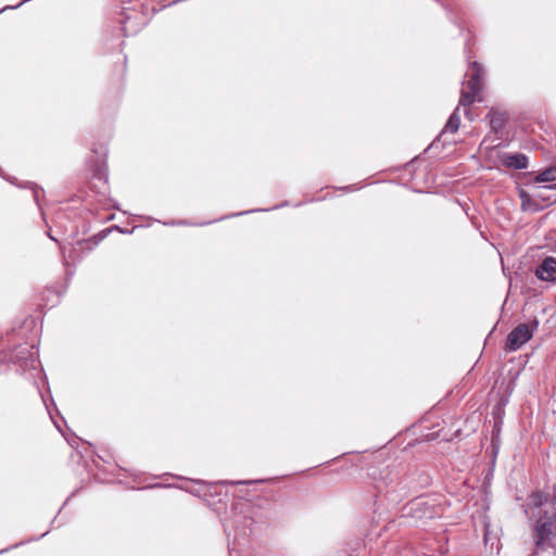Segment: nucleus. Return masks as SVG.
I'll return each instance as SVG.
<instances>
[{
    "label": "nucleus",
    "instance_id": "nucleus-2",
    "mask_svg": "<svg viewBox=\"0 0 556 556\" xmlns=\"http://www.w3.org/2000/svg\"><path fill=\"white\" fill-rule=\"evenodd\" d=\"M547 496L541 491L532 492L523 504L525 513L532 525L534 545L540 551L548 547V542L556 532V497L553 507L547 508Z\"/></svg>",
    "mask_w": 556,
    "mask_h": 556
},
{
    "label": "nucleus",
    "instance_id": "nucleus-6",
    "mask_svg": "<svg viewBox=\"0 0 556 556\" xmlns=\"http://www.w3.org/2000/svg\"><path fill=\"white\" fill-rule=\"evenodd\" d=\"M146 23V17L136 9H122L119 24L122 25L124 36L128 37L137 34Z\"/></svg>",
    "mask_w": 556,
    "mask_h": 556
},
{
    "label": "nucleus",
    "instance_id": "nucleus-4",
    "mask_svg": "<svg viewBox=\"0 0 556 556\" xmlns=\"http://www.w3.org/2000/svg\"><path fill=\"white\" fill-rule=\"evenodd\" d=\"M388 473L383 480L376 484L379 494H386L387 497L393 502H400L403 497L407 496L409 490L413 489L408 477H389Z\"/></svg>",
    "mask_w": 556,
    "mask_h": 556
},
{
    "label": "nucleus",
    "instance_id": "nucleus-15",
    "mask_svg": "<svg viewBox=\"0 0 556 556\" xmlns=\"http://www.w3.org/2000/svg\"><path fill=\"white\" fill-rule=\"evenodd\" d=\"M479 92L480 91H473L468 88H467V90H462L458 105H462V106L471 105L475 102L476 96Z\"/></svg>",
    "mask_w": 556,
    "mask_h": 556
},
{
    "label": "nucleus",
    "instance_id": "nucleus-3",
    "mask_svg": "<svg viewBox=\"0 0 556 556\" xmlns=\"http://www.w3.org/2000/svg\"><path fill=\"white\" fill-rule=\"evenodd\" d=\"M253 519L245 515H235L233 520H227L224 522V529L228 540L230 539L231 532L233 533L232 544L228 543L229 555L237 547L243 546L244 541L252 534Z\"/></svg>",
    "mask_w": 556,
    "mask_h": 556
},
{
    "label": "nucleus",
    "instance_id": "nucleus-14",
    "mask_svg": "<svg viewBox=\"0 0 556 556\" xmlns=\"http://www.w3.org/2000/svg\"><path fill=\"white\" fill-rule=\"evenodd\" d=\"M556 180V166H549L540 170L535 178V182H553Z\"/></svg>",
    "mask_w": 556,
    "mask_h": 556
},
{
    "label": "nucleus",
    "instance_id": "nucleus-5",
    "mask_svg": "<svg viewBox=\"0 0 556 556\" xmlns=\"http://www.w3.org/2000/svg\"><path fill=\"white\" fill-rule=\"evenodd\" d=\"M539 320L536 317L529 323H521L516 326L507 336L505 342V351L508 353L516 352L529 342L534 332L539 328Z\"/></svg>",
    "mask_w": 556,
    "mask_h": 556
},
{
    "label": "nucleus",
    "instance_id": "nucleus-11",
    "mask_svg": "<svg viewBox=\"0 0 556 556\" xmlns=\"http://www.w3.org/2000/svg\"><path fill=\"white\" fill-rule=\"evenodd\" d=\"M5 179L10 184L15 185L18 188L29 189L31 191L34 202L38 205L39 208H41L40 197L41 194L45 193V191L40 186L31 181L18 182V180L15 177H7Z\"/></svg>",
    "mask_w": 556,
    "mask_h": 556
},
{
    "label": "nucleus",
    "instance_id": "nucleus-10",
    "mask_svg": "<svg viewBox=\"0 0 556 556\" xmlns=\"http://www.w3.org/2000/svg\"><path fill=\"white\" fill-rule=\"evenodd\" d=\"M470 71L471 73L469 75V79L467 80V88L473 91H481L483 87L482 80L484 75L482 66L478 62L473 61L470 63Z\"/></svg>",
    "mask_w": 556,
    "mask_h": 556
},
{
    "label": "nucleus",
    "instance_id": "nucleus-7",
    "mask_svg": "<svg viewBox=\"0 0 556 556\" xmlns=\"http://www.w3.org/2000/svg\"><path fill=\"white\" fill-rule=\"evenodd\" d=\"M409 514L416 520H429L440 515L438 507L424 497H416L409 503Z\"/></svg>",
    "mask_w": 556,
    "mask_h": 556
},
{
    "label": "nucleus",
    "instance_id": "nucleus-19",
    "mask_svg": "<svg viewBox=\"0 0 556 556\" xmlns=\"http://www.w3.org/2000/svg\"><path fill=\"white\" fill-rule=\"evenodd\" d=\"M263 480H240V481H224L223 483H226V484H244V485H250V484H253L255 482H262Z\"/></svg>",
    "mask_w": 556,
    "mask_h": 556
},
{
    "label": "nucleus",
    "instance_id": "nucleus-20",
    "mask_svg": "<svg viewBox=\"0 0 556 556\" xmlns=\"http://www.w3.org/2000/svg\"><path fill=\"white\" fill-rule=\"evenodd\" d=\"M211 224V222H207V223H201V224H193V223H190L189 220L187 219H178L177 220V225L178 226H204V225H208Z\"/></svg>",
    "mask_w": 556,
    "mask_h": 556
},
{
    "label": "nucleus",
    "instance_id": "nucleus-26",
    "mask_svg": "<svg viewBox=\"0 0 556 556\" xmlns=\"http://www.w3.org/2000/svg\"><path fill=\"white\" fill-rule=\"evenodd\" d=\"M7 551H9V548H5V549L0 551V554H1V553H4V552H7Z\"/></svg>",
    "mask_w": 556,
    "mask_h": 556
},
{
    "label": "nucleus",
    "instance_id": "nucleus-1",
    "mask_svg": "<svg viewBox=\"0 0 556 556\" xmlns=\"http://www.w3.org/2000/svg\"><path fill=\"white\" fill-rule=\"evenodd\" d=\"M20 340V333L15 329H12L5 336L0 337V366L13 364L17 372L25 374L29 379L35 380L36 388L41 396L46 409L56 428H60L53 419L50 405L41 393L39 383L37 382V379H40L43 384L46 383V377L40 368V362L38 359V350L35 344L21 343Z\"/></svg>",
    "mask_w": 556,
    "mask_h": 556
},
{
    "label": "nucleus",
    "instance_id": "nucleus-9",
    "mask_svg": "<svg viewBox=\"0 0 556 556\" xmlns=\"http://www.w3.org/2000/svg\"><path fill=\"white\" fill-rule=\"evenodd\" d=\"M503 165L514 169H526L529 161L523 153H503L500 155Z\"/></svg>",
    "mask_w": 556,
    "mask_h": 556
},
{
    "label": "nucleus",
    "instance_id": "nucleus-16",
    "mask_svg": "<svg viewBox=\"0 0 556 556\" xmlns=\"http://www.w3.org/2000/svg\"><path fill=\"white\" fill-rule=\"evenodd\" d=\"M286 205H288V202H287V201H286V202H283V203H281L280 205H276V206H274V207H271V208H264V210H262V208H258V210H248V211L238 212V213H233V214H229V215L223 216V217L218 218L217 220H223V219H226V218H231V217L242 216V215L251 214V213H254V212H262V211L267 212V211H269V210H277V208H279V207H283V206H286Z\"/></svg>",
    "mask_w": 556,
    "mask_h": 556
},
{
    "label": "nucleus",
    "instance_id": "nucleus-23",
    "mask_svg": "<svg viewBox=\"0 0 556 556\" xmlns=\"http://www.w3.org/2000/svg\"><path fill=\"white\" fill-rule=\"evenodd\" d=\"M343 189H344V190H346V191H354V190H356V188L354 187V185L346 186V187H344Z\"/></svg>",
    "mask_w": 556,
    "mask_h": 556
},
{
    "label": "nucleus",
    "instance_id": "nucleus-13",
    "mask_svg": "<svg viewBox=\"0 0 556 556\" xmlns=\"http://www.w3.org/2000/svg\"><path fill=\"white\" fill-rule=\"evenodd\" d=\"M460 125V116H459V108L457 106L454 112L450 115L447 118L442 131L437 137V140L440 139L441 136H443L446 132L454 134L458 130Z\"/></svg>",
    "mask_w": 556,
    "mask_h": 556
},
{
    "label": "nucleus",
    "instance_id": "nucleus-24",
    "mask_svg": "<svg viewBox=\"0 0 556 556\" xmlns=\"http://www.w3.org/2000/svg\"><path fill=\"white\" fill-rule=\"evenodd\" d=\"M24 543L25 542L16 543V544L12 545L11 547H9V549L18 547L20 545H23Z\"/></svg>",
    "mask_w": 556,
    "mask_h": 556
},
{
    "label": "nucleus",
    "instance_id": "nucleus-8",
    "mask_svg": "<svg viewBox=\"0 0 556 556\" xmlns=\"http://www.w3.org/2000/svg\"><path fill=\"white\" fill-rule=\"evenodd\" d=\"M535 276L542 281H556V257L546 256L535 269Z\"/></svg>",
    "mask_w": 556,
    "mask_h": 556
},
{
    "label": "nucleus",
    "instance_id": "nucleus-22",
    "mask_svg": "<svg viewBox=\"0 0 556 556\" xmlns=\"http://www.w3.org/2000/svg\"><path fill=\"white\" fill-rule=\"evenodd\" d=\"M163 224H164L165 226H178V225H177V220L164 222Z\"/></svg>",
    "mask_w": 556,
    "mask_h": 556
},
{
    "label": "nucleus",
    "instance_id": "nucleus-25",
    "mask_svg": "<svg viewBox=\"0 0 556 556\" xmlns=\"http://www.w3.org/2000/svg\"><path fill=\"white\" fill-rule=\"evenodd\" d=\"M47 533H48V532L42 533V534L39 536V539H41V538L46 536V535H47ZM36 540H38V538H37Z\"/></svg>",
    "mask_w": 556,
    "mask_h": 556
},
{
    "label": "nucleus",
    "instance_id": "nucleus-12",
    "mask_svg": "<svg viewBox=\"0 0 556 556\" xmlns=\"http://www.w3.org/2000/svg\"><path fill=\"white\" fill-rule=\"evenodd\" d=\"M486 118L490 119V128L494 134L501 132L508 119L505 112L496 111L493 109L489 111Z\"/></svg>",
    "mask_w": 556,
    "mask_h": 556
},
{
    "label": "nucleus",
    "instance_id": "nucleus-18",
    "mask_svg": "<svg viewBox=\"0 0 556 556\" xmlns=\"http://www.w3.org/2000/svg\"><path fill=\"white\" fill-rule=\"evenodd\" d=\"M92 170H93V174H92L93 178L99 179V180H104V181L108 180V173H106V167H105L104 163L97 164Z\"/></svg>",
    "mask_w": 556,
    "mask_h": 556
},
{
    "label": "nucleus",
    "instance_id": "nucleus-17",
    "mask_svg": "<svg viewBox=\"0 0 556 556\" xmlns=\"http://www.w3.org/2000/svg\"><path fill=\"white\" fill-rule=\"evenodd\" d=\"M501 421H495L493 429H492V447L494 454L497 453V450L500 448V432H501Z\"/></svg>",
    "mask_w": 556,
    "mask_h": 556
},
{
    "label": "nucleus",
    "instance_id": "nucleus-27",
    "mask_svg": "<svg viewBox=\"0 0 556 556\" xmlns=\"http://www.w3.org/2000/svg\"><path fill=\"white\" fill-rule=\"evenodd\" d=\"M548 188H549V189H555V190H556V185H555V186H553V187H548Z\"/></svg>",
    "mask_w": 556,
    "mask_h": 556
},
{
    "label": "nucleus",
    "instance_id": "nucleus-21",
    "mask_svg": "<svg viewBox=\"0 0 556 556\" xmlns=\"http://www.w3.org/2000/svg\"><path fill=\"white\" fill-rule=\"evenodd\" d=\"M115 228H116L117 230H119L122 233H131V232L134 231V229H131V230L122 229V228H121V227H118V226H115Z\"/></svg>",
    "mask_w": 556,
    "mask_h": 556
}]
</instances>
